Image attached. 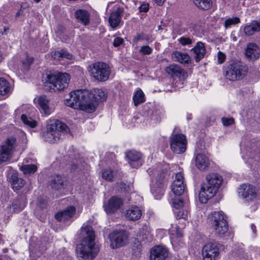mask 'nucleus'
<instances>
[{"label": "nucleus", "instance_id": "35", "mask_svg": "<svg viewBox=\"0 0 260 260\" xmlns=\"http://www.w3.org/2000/svg\"><path fill=\"white\" fill-rule=\"evenodd\" d=\"M64 178L60 175H55L52 177L50 181L51 187L55 189L61 188L63 184Z\"/></svg>", "mask_w": 260, "mask_h": 260}, {"label": "nucleus", "instance_id": "51", "mask_svg": "<svg viewBox=\"0 0 260 260\" xmlns=\"http://www.w3.org/2000/svg\"><path fill=\"white\" fill-rule=\"evenodd\" d=\"M123 43V39L121 37H116L113 41V46L114 47H118Z\"/></svg>", "mask_w": 260, "mask_h": 260}, {"label": "nucleus", "instance_id": "56", "mask_svg": "<svg viewBox=\"0 0 260 260\" xmlns=\"http://www.w3.org/2000/svg\"><path fill=\"white\" fill-rule=\"evenodd\" d=\"M154 1L158 5L161 6L164 3L165 0H154Z\"/></svg>", "mask_w": 260, "mask_h": 260}, {"label": "nucleus", "instance_id": "55", "mask_svg": "<svg viewBox=\"0 0 260 260\" xmlns=\"http://www.w3.org/2000/svg\"><path fill=\"white\" fill-rule=\"evenodd\" d=\"M28 7V4L26 2L22 3L20 5V8L22 9L23 10Z\"/></svg>", "mask_w": 260, "mask_h": 260}, {"label": "nucleus", "instance_id": "20", "mask_svg": "<svg viewBox=\"0 0 260 260\" xmlns=\"http://www.w3.org/2000/svg\"><path fill=\"white\" fill-rule=\"evenodd\" d=\"M245 56L247 59L255 60L260 56V49L255 43H249L245 49Z\"/></svg>", "mask_w": 260, "mask_h": 260}, {"label": "nucleus", "instance_id": "16", "mask_svg": "<svg viewBox=\"0 0 260 260\" xmlns=\"http://www.w3.org/2000/svg\"><path fill=\"white\" fill-rule=\"evenodd\" d=\"M123 205L121 198L113 196L104 205V210L107 214H113L120 209Z\"/></svg>", "mask_w": 260, "mask_h": 260}, {"label": "nucleus", "instance_id": "22", "mask_svg": "<svg viewBox=\"0 0 260 260\" xmlns=\"http://www.w3.org/2000/svg\"><path fill=\"white\" fill-rule=\"evenodd\" d=\"M166 72L167 74L176 76L179 78L185 79L187 77V73L182 69L179 65L173 64L166 68Z\"/></svg>", "mask_w": 260, "mask_h": 260}, {"label": "nucleus", "instance_id": "41", "mask_svg": "<svg viewBox=\"0 0 260 260\" xmlns=\"http://www.w3.org/2000/svg\"><path fill=\"white\" fill-rule=\"evenodd\" d=\"M240 22L239 17H233L232 18H228L224 20V26L227 29L231 27L232 25H236Z\"/></svg>", "mask_w": 260, "mask_h": 260}, {"label": "nucleus", "instance_id": "54", "mask_svg": "<svg viewBox=\"0 0 260 260\" xmlns=\"http://www.w3.org/2000/svg\"><path fill=\"white\" fill-rule=\"evenodd\" d=\"M24 14L23 10L22 9H20L18 12L16 13L15 16L16 17H18L21 15H22Z\"/></svg>", "mask_w": 260, "mask_h": 260}, {"label": "nucleus", "instance_id": "31", "mask_svg": "<svg viewBox=\"0 0 260 260\" xmlns=\"http://www.w3.org/2000/svg\"><path fill=\"white\" fill-rule=\"evenodd\" d=\"M75 16L78 22L84 25L89 24L90 14L87 11L82 9L77 10L75 13Z\"/></svg>", "mask_w": 260, "mask_h": 260}, {"label": "nucleus", "instance_id": "11", "mask_svg": "<svg viewBox=\"0 0 260 260\" xmlns=\"http://www.w3.org/2000/svg\"><path fill=\"white\" fill-rule=\"evenodd\" d=\"M128 234L123 230L116 231L109 235L110 246L115 249L125 246L128 242Z\"/></svg>", "mask_w": 260, "mask_h": 260}, {"label": "nucleus", "instance_id": "19", "mask_svg": "<svg viewBox=\"0 0 260 260\" xmlns=\"http://www.w3.org/2000/svg\"><path fill=\"white\" fill-rule=\"evenodd\" d=\"M168 251L166 247L156 246L151 250L150 260H165L168 256Z\"/></svg>", "mask_w": 260, "mask_h": 260}, {"label": "nucleus", "instance_id": "5", "mask_svg": "<svg viewBox=\"0 0 260 260\" xmlns=\"http://www.w3.org/2000/svg\"><path fill=\"white\" fill-rule=\"evenodd\" d=\"M248 72V67L238 60L229 61L223 67V74L225 79L231 81L242 80Z\"/></svg>", "mask_w": 260, "mask_h": 260}, {"label": "nucleus", "instance_id": "43", "mask_svg": "<svg viewBox=\"0 0 260 260\" xmlns=\"http://www.w3.org/2000/svg\"><path fill=\"white\" fill-rule=\"evenodd\" d=\"M21 119L25 124L28 125L30 127L34 128L37 126V122L35 120L30 117H27L24 114L21 115Z\"/></svg>", "mask_w": 260, "mask_h": 260}, {"label": "nucleus", "instance_id": "62", "mask_svg": "<svg viewBox=\"0 0 260 260\" xmlns=\"http://www.w3.org/2000/svg\"><path fill=\"white\" fill-rule=\"evenodd\" d=\"M0 260H2V259L0 258Z\"/></svg>", "mask_w": 260, "mask_h": 260}, {"label": "nucleus", "instance_id": "52", "mask_svg": "<svg viewBox=\"0 0 260 260\" xmlns=\"http://www.w3.org/2000/svg\"><path fill=\"white\" fill-rule=\"evenodd\" d=\"M140 12H147L149 10V4L148 3H143L139 7Z\"/></svg>", "mask_w": 260, "mask_h": 260}, {"label": "nucleus", "instance_id": "15", "mask_svg": "<svg viewBox=\"0 0 260 260\" xmlns=\"http://www.w3.org/2000/svg\"><path fill=\"white\" fill-rule=\"evenodd\" d=\"M239 193L246 201H251L256 198L255 188L249 184L242 185L239 189Z\"/></svg>", "mask_w": 260, "mask_h": 260}, {"label": "nucleus", "instance_id": "13", "mask_svg": "<svg viewBox=\"0 0 260 260\" xmlns=\"http://www.w3.org/2000/svg\"><path fill=\"white\" fill-rule=\"evenodd\" d=\"M16 139L13 137L7 139L6 142L2 146L0 151V163L9 160L12 156V151Z\"/></svg>", "mask_w": 260, "mask_h": 260}, {"label": "nucleus", "instance_id": "42", "mask_svg": "<svg viewBox=\"0 0 260 260\" xmlns=\"http://www.w3.org/2000/svg\"><path fill=\"white\" fill-rule=\"evenodd\" d=\"M20 170L25 174H33L37 170V167L35 165H25L21 167Z\"/></svg>", "mask_w": 260, "mask_h": 260}, {"label": "nucleus", "instance_id": "37", "mask_svg": "<svg viewBox=\"0 0 260 260\" xmlns=\"http://www.w3.org/2000/svg\"><path fill=\"white\" fill-rule=\"evenodd\" d=\"M25 206L26 202L24 198L16 199L12 204L13 210L16 212L22 210Z\"/></svg>", "mask_w": 260, "mask_h": 260}, {"label": "nucleus", "instance_id": "46", "mask_svg": "<svg viewBox=\"0 0 260 260\" xmlns=\"http://www.w3.org/2000/svg\"><path fill=\"white\" fill-rule=\"evenodd\" d=\"M102 177L105 180L112 181L113 178V172L111 169L104 170L102 172Z\"/></svg>", "mask_w": 260, "mask_h": 260}, {"label": "nucleus", "instance_id": "1", "mask_svg": "<svg viewBox=\"0 0 260 260\" xmlns=\"http://www.w3.org/2000/svg\"><path fill=\"white\" fill-rule=\"evenodd\" d=\"M70 98L66 100L64 104L75 109H79L87 113L95 111L99 101L106 100L107 95L101 89H94L93 91L79 89L70 93Z\"/></svg>", "mask_w": 260, "mask_h": 260}, {"label": "nucleus", "instance_id": "23", "mask_svg": "<svg viewBox=\"0 0 260 260\" xmlns=\"http://www.w3.org/2000/svg\"><path fill=\"white\" fill-rule=\"evenodd\" d=\"M190 51L192 52L194 55L196 62H199L204 57L206 53L205 44L200 41L197 42Z\"/></svg>", "mask_w": 260, "mask_h": 260}, {"label": "nucleus", "instance_id": "18", "mask_svg": "<svg viewBox=\"0 0 260 260\" xmlns=\"http://www.w3.org/2000/svg\"><path fill=\"white\" fill-rule=\"evenodd\" d=\"M76 213V208L74 206H69L64 210L57 212L55 218L59 221H72Z\"/></svg>", "mask_w": 260, "mask_h": 260}, {"label": "nucleus", "instance_id": "39", "mask_svg": "<svg viewBox=\"0 0 260 260\" xmlns=\"http://www.w3.org/2000/svg\"><path fill=\"white\" fill-rule=\"evenodd\" d=\"M133 100L135 106H138L140 104L145 101L144 93L141 89L137 90L133 97Z\"/></svg>", "mask_w": 260, "mask_h": 260}, {"label": "nucleus", "instance_id": "57", "mask_svg": "<svg viewBox=\"0 0 260 260\" xmlns=\"http://www.w3.org/2000/svg\"><path fill=\"white\" fill-rule=\"evenodd\" d=\"M251 230L253 231V232L254 233H255V232H256V226H255V225L254 224H251Z\"/></svg>", "mask_w": 260, "mask_h": 260}, {"label": "nucleus", "instance_id": "14", "mask_svg": "<svg viewBox=\"0 0 260 260\" xmlns=\"http://www.w3.org/2000/svg\"><path fill=\"white\" fill-rule=\"evenodd\" d=\"M173 206L176 209L178 210L175 212L177 219H183L185 220L187 219L189 211L187 202H184L180 199L176 200L173 201Z\"/></svg>", "mask_w": 260, "mask_h": 260}, {"label": "nucleus", "instance_id": "58", "mask_svg": "<svg viewBox=\"0 0 260 260\" xmlns=\"http://www.w3.org/2000/svg\"><path fill=\"white\" fill-rule=\"evenodd\" d=\"M231 38L232 39V40L234 41H237V38L236 36H235L234 35H233L232 34L231 35Z\"/></svg>", "mask_w": 260, "mask_h": 260}, {"label": "nucleus", "instance_id": "53", "mask_svg": "<svg viewBox=\"0 0 260 260\" xmlns=\"http://www.w3.org/2000/svg\"><path fill=\"white\" fill-rule=\"evenodd\" d=\"M34 58L31 57L26 56V63L27 66L29 67L30 64L33 62Z\"/></svg>", "mask_w": 260, "mask_h": 260}, {"label": "nucleus", "instance_id": "49", "mask_svg": "<svg viewBox=\"0 0 260 260\" xmlns=\"http://www.w3.org/2000/svg\"><path fill=\"white\" fill-rule=\"evenodd\" d=\"M221 121L224 126H229L234 122V119L232 117L226 118L223 117L221 119Z\"/></svg>", "mask_w": 260, "mask_h": 260}, {"label": "nucleus", "instance_id": "29", "mask_svg": "<svg viewBox=\"0 0 260 260\" xmlns=\"http://www.w3.org/2000/svg\"><path fill=\"white\" fill-rule=\"evenodd\" d=\"M126 217L129 220L135 221L139 219L142 216V211L136 206L130 207L126 213Z\"/></svg>", "mask_w": 260, "mask_h": 260}, {"label": "nucleus", "instance_id": "32", "mask_svg": "<svg viewBox=\"0 0 260 260\" xmlns=\"http://www.w3.org/2000/svg\"><path fill=\"white\" fill-rule=\"evenodd\" d=\"M260 30V23L256 21H252L250 24L246 25L244 28V31L247 36L253 35Z\"/></svg>", "mask_w": 260, "mask_h": 260}, {"label": "nucleus", "instance_id": "12", "mask_svg": "<svg viewBox=\"0 0 260 260\" xmlns=\"http://www.w3.org/2000/svg\"><path fill=\"white\" fill-rule=\"evenodd\" d=\"M219 255V249L216 243H208L202 248L203 260H216Z\"/></svg>", "mask_w": 260, "mask_h": 260}, {"label": "nucleus", "instance_id": "44", "mask_svg": "<svg viewBox=\"0 0 260 260\" xmlns=\"http://www.w3.org/2000/svg\"><path fill=\"white\" fill-rule=\"evenodd\" d=\"M164 112L160 109H156L153 111L151 115V119L156 122H159L160 120L161 117L162 116Z\"/></svg>", "mask_w": 260, "mask_h": 260}, {"label": "nucleus", "instance_id": "21", "mask_svg": "<svg viewBox=\"0 0 260 260\" xmlns=\"http://www.w3.org/2000/svg\"><path fill=\"white\" fill-rule=\"evenodd\" d=\"M123 11V8L118 7L110 13L109 17V22L113 28H115L119 25Z\"/></svg>", "mask_w": 260, "mask_h": 260}, {"label": "nucleus", "instance_id": "50", "mask_svg": "<svg viewBox=\"0 0 260 260\" xmlns=\"http://www.w3.org/2000/svg\"><path fill=\"white\" fill-rule=\"evenodd\" d=\"M217 58L218 63L221 64L225 59V55L221 51H219L217 54Z\"/></svg>", "mask_w": 260, "mask_h": 260}, {"label": "nucleus", "instance_id": "7", "mask_svg": "<svg viewBox=\"0 0 260 260\" xmlns=\"http://www.w3.org/2000/svg\"><path fill=\"white\" fill-rule=\"evenodd\" d=\"M67 125L58 120L51 121L42 137L46 142L56 143L59 140L61 133L67 131Z\"/></svg>", "mask_w": 260, "mask_h": 260}, {"label": "nucleus", "instance_id": "47", "mask_svg": "<svg viewBox=\"0 0 260 260\" xmlns=\"http://www.w3.org/2000/svg\"><path fill=\"white\" fill-rule=\"evenodd\" d=\"M235 260H248L242 249L238 250L236 254Z\"/></svg>", "mask_w": 260, "mask_h": 260}, {"label": "nucleus", "instance_id": "60", "mask_svg": "<svg viewBox=\"0 0 260 260\" xmlns=\"http://www.w3.org/2000/svg\"><path fill=\"white\" fill-rule=\"evenodd\" d=\"M34 1H35V2H36V3H39V2L41 1V0H34Z\"/></svg>", "mask_w": 260, "mask_h": 260}, {"label": "nucleus", "instance_id": "33", "mask_svg": "<svg viewBox=\"0 0 260 260\" xmlns=\"http://www.w3.org/2000/svg\"><path fill=\"white\" fill-rule=\"evenodd\" d=\"M193 4L200 10L206 11L213 6L212 0H192Z\"/></svg>", "mask_w": 260, "mask_h": 260}, {"label": "nucleus", "instance_id": "25", "mask_svg": "<svg viewBox=\"0 0 260 260\" xmlns=\"http://www.w3.org/2000/svg\"><path fill=\"white\" fill-rule=\"evenodd\" d=\"M9 182L12 188L16 191L22 188L25 184V180L18 176L17 172L13 173L11 176Z\"/></svg>", "mask_w": 260, "mask_h": 260}, {"label": "nucleus", "instance_id": "17", "mask_svg": "<svg viewBox=\"0 0 260 260\" xmlns=\"http://www.w3.org/2000/svg\"><path fill=\"white\" fill-rule=\"evenodd\" d=\"M171 188L174 194L178 196L182 195L185 191V185L181 173H177L176 174L175 179L172 183Z\"/></svg>", "mask_w": 260, "mask_h": 260}, {"label": "nucleus", "instance_id": "48", "mask_svg": "<svg viewBox=\"0 0 260 260\" xmlns=\"http://www.w3.org/2000/svg\"><path fill=\"white\" fill-rule=\"evenodd\" d=\"M152 49L149 46H142L140 49V52L144 55H150L152 52Z\"/></svg>", "mask_w": 260, "mask_h": 260}, {"label": "nucleus", "instance_id": "3", "mask_svg": "<svg viewBox=\"0 0 260 260\" xmlns=\"http://www.w3.org/2000/svg\"><path fill=\"white\" fill-rule=\"evenodd\" d=\"M147 172L150 175H154L151 178L150 183L151 193L156 199H160L164 194L165 186L167 182V168L159 165L156 169H148Z\"/></svg>", "mask_w": 260, "mask_h": 260}, {"label": "nucleus", "instance_id": "61", "mask_svg": "<svg viewBox=\"0 0 260 260\" xmlns=\"http://www.w3.org/2000/svg\"><path fill=\"white\" fill-rule=\"evenodd\" d=\"M158 29L159 30H160L161 28V26H159L158 27Z\"/></svg>", "mask_w": 260, "mask_h": 260}, {"label": "nucleus", "instance_id": "26", "mask_svg": "<svg viewBox=\"0 0 260 260\" xmlns=\"http://www.w3.org/2000/svg\"><path fill=\"white\" fill-rule=\"evenodd\" d=\"M196 167L201 171L206 170L209 165V159L207 156L201 153H198L196 156Z\"/></svg>", "mask_w": 260, "mask_h": 260}, {"label": "nucleus", "instance_id": "4", "mask_svg": "<svg viewBox=\"0 0 260 260\" xmlns=\"http://www.w3.org/2000/svg\"><path fill=\"white\" fill-rule=\"evenodd\" d=\"M207 183L202 184L199 193V200L202 203H206L213 197L222 184V176L216 173H211L206 176Z\"/></svg>", "mask_w": 260, "mask_h": 260}, {"label": "nucleus", "instance_id": "30", "mask_svg": "<svg viewBox=\"0 0 260 260\" xmlns=\"http://www.w3.org/2000/svg\"><path fill=\"white\" fill-rule=\"evenodd\" d=\"M37 102L41 112L46 115L50 114L51 110L49 106V100L46 96L40 95L38 97Z\"/></svg>", "mask_w": 260, "mask_h": 260}, {"label": "nucleus", "instance_id": "9", "mask_svg": "<svg viewBox=\"0 0 260 260\" xmlns=\"http://www.w3.org/2000/svg\"><path fill=\"white\" fill-rule=\"evenodd\" d=\"M111 70L108 64L102 62H96L92 64L90 74L96 80L105 81L109 79Z\"/></svg>", "mask_w": 260, "mask_h": 260}, {"label": "nucleus", "instance_id": "2", "mask_svg": "<svg viewBox=\"0 0 260 260\" xmlns=\"http://www.w3.org/2000/svg\"><path fill=\"white\" fill-rule=\"evenodd\" d=\"M81 243L76 248L77 257L79 260H92L99 251L95 243V235L91 226L83 224L80 231Z\"/></svg>", "mask_w": 260, "mask_h": 260}, {"label": "nucleus", "instance_id": "45", "mask_svg": "<svg viewBox=\"0 0 260 260\" xmlns=\"http://www.w3.org/2000/svg\"><path fill=\"white\" fill-rule=\"evenodd\" d=\"M178 41L182 46H189L191 45L193 43V41L189 37H181L180 38Z\"/></svg>", "mask_w": 260, "mask_h": 260}, {"label": "nucleus", "instance_id": "8", "mask_svg": "<svg viewBox=\"0 0 260 260\" xmlns=\"http://www.w3.org/2000/svg\"><path fill=\"white\" fill-rule=\"evenodd\" d=\"M208 219L214 232L219 236H223L228 231L229 225L226 217L222 211L211 212Z\"/></svg>", "mask_w": 260, "mask_h": 260}, {"label": "nucleus", "instance_id": "27", "mask_svg": "<svg viewBox=\"0 0 260 260\" xmlns=\"http://www.w3.org/2000/svg\"><path fill=\"white\" fill-rule=\"evenodd\" d=\"M126 157L129 160V165L132 168H138L141 164H139L138 161L142 157V154L136 151L132 150L126 153Z\"/></svg>", "mask_w": 260, "mask_h": 260}, {"label": "nucleus", "instance_id": "24", "mask_svg": "<svg viewBox=\"0 0 260 260\" xmlns=\"http://www.w3.org/2000/svg\"><path fill=\"white\" fill-rule=\"evenodd\" d=\"M169 234L172 244L179 243L183 236L181 229L177 224L172 225L171 228L169 229Z\"/></svg>", "mask_w": 260, "mask_h": 260}, {"label": "nucleus", "instance_id": "10", "mask_svg": "<svg viewBox=\"0 0 260 260\" xmlns=\"http://www.w3.org/2000/svg\"><path fill=\"white\" fill-rule=\"evenodd\" d=\"M187 141L185 135L181 134H173L170 137L171 150L177 154L184 153L186 150Z\"/></svg>", "mask_w": 260, "mask_h": 260}, {"label": "nucleus", "instance_id": "38", "mask_svg": "<svg viewBox=\"0 0 260 260\" xmlns=\"http://www.w3.org/2000/svg\"><path fill=\"white\" fill-rule=\"evenodd\" d=\"M10 91L9 83L4 78H0V94L6 95Z\"/></svg>", "mask_w": 260, "mask_h": 260}, {"label": "nucleus", "instance_id": "34", "mask_svg": "<svg viewBox=\"0 0 260 260\" xmlns=\"http://www.w3.org/2000/svg\"><path fill=\"white\" fill-rule=\"evenodd\" d=\"M51 55L54 59L57 60H61L63 58L71 59L73 58L72 54L64 49L52 52Z\"/></svg>", "mask_w": 260, "mask_h": 260}, {"label": "nucleus", "instance_id": "40", "mask_svg": "<svg viewBox=\"0 0 260 260\" xmlns=\"http://www.w3.org/2000/svg\"><path fill=\"white\" fill-rule=\"evenodd\" d=\"M141 41H146L148 43H151L153 41V39L151 36L143 32L138 34L133 38V42L135 43H137Z\"/></svg>", "mask_w": 260, "mask_h": 260}, {"label": "nucleus", "instance_id": "36", "mask_svg": "<svg viewBox=\"0 0 260 260\" xmlns=\"http://www.w3.org/2000/svg\"><path fill=\"white\" fill-rule=\"evenodd\" d=\"M139 234L140 240L142 241L149 242L152 239L150 229L146 225L143 226L142 228L140 229Z\"/></svg>", "mask_w": 260, "mask_h": 260}, {"label": "nucleus", "instance_id": "6", "mask_svg": "<svg viewBox=\"0 0 260 260\" xmlns=\"http://www.w3.org/2000/svg\"><path fill=\"white\" fill-rule=\"evenodd\" d=\"M45 83L46 89L61 91L66 88L70 80V76L66 73H55L47 75Z\"/></svg>", "mask_w": 260, "mask_h": 260}, {"label": "nucleus", "instance_id": "28", "mask_svg": "<svg viewBox=\"0 0 260 260\" xmlns=\"http://www.w3.org/2000/svg\"><path fill=\"white\" fill-rule=\"evenodd\" d=\"M174 61L181 64H189L191 63V57L187 53H182L178 51H174L172 54Z\"/></svg>", "mask_w": 260, "mask_h": 260}, {"label": "nucleus", "instance_id": "59", "mask_svg": "<svg viewBox=\"0 0 260 260\" xmlns=\"http://www.w3.org/2000/svg\"><path fill=\"white\" fill-rule=\"evenodd\" d=\"M3 59V56L1 52H0V62H1Z\"/></svg>", "mask_w": 260, "mask_h": 260}]
</instances>
